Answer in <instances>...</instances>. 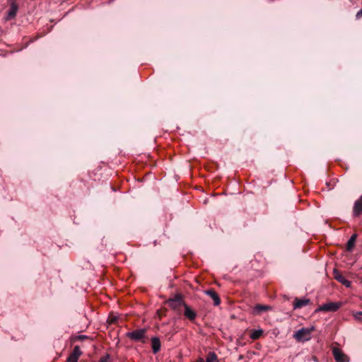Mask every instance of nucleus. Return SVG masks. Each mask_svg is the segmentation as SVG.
I'll list each match as a JSON object with an SVG mask.
<instances>
[{"instance_id": "obj_6", "label": "nucleus", "mask_w": 362, "mask_h": 362, "mask_svg": "<svg viewBox=\"0 0 362 362\" xmlns=\"http://www.w3.org/2000/svg\"><path fill=\"white\" fill-rule=\"evenodd\" d=\"M82 351L80 349L79 346H75L74 347L73 351L68 357L66 361L67 362H78L79 357L82 355Z\"/></svg>"}, {"instance_id": "obj_8", "label": "nucleus", "mask_w": 362, "mask_h": 362, "mask_svg": "<svg viewBox=\"0 0 362 362\" xmlns=\"http://www.w3.org/2000/svg\"><path fill=\"white\" fill-rule=\"evenodd\" d=\"M183 303H185L182 300V298L179 295L168 300L169 306L173 310L178 309L181 305L183 306Z\"/></svg>"}, {"instance_id": "obj_1", "label": "nucleus", "mask_w": 362, "mask_h": 362, "mask_svg": "<svg viewBox=\"0 0 362 362\" xmlns=\"http://www.w3.org/2000/svg\"><path fill=\"white\" fill-rule=\"evenodd\" d=\"M313 330H315L314 326H311L310 327H303L295 332L293 337L297 341H308L311 339V332Z\"/></svg>"}, {"instance_id": "obj_20", "label": "nucleus", "mask_w": 362, "mask_h": 362, "mask_svg": "<svg viewBox=\"0 0 362 362\" xmlns=\"http://www.w3.org/2000/svg\"><path fill=\"white\" fill-rule=\"evenodd\" d=\"M110 359V355L106 354L104 356L101 357L99 362H108Z\"/></svg>"}, {"instance_id": "obj_4", "label": "nucleus", "mask_w": 362, "mask_h": 362, "mask_svg": "<svg viewBox=\"0 0 362 362\" xmlns=\"http://www.w3.org/2000/svg\"><path fill=\"white\" fill-rule=\"evenodd\" d=\"M332 354L336 362H349V358L347 355L344 354L339 349L333 348Z\"/></svg>"}, {"instance_id": "obj_22", "label": "nucleus", "mask_w": 362, "mask_h": 362, "mask_svg": "<svg viewBox=\"0 0 362 362\" xmlns=\"http://www.w3.org/2000/svg\"><path fill=\"white\" fill-rule=\"evenodd\" d=\"M117 317H114L112 320H111V322L113 323L115 322V321H117Z\"/></svg>"}, {"instance_id": "obj_17", "label": "nucleus", "mask_w": 362, "mask_h": 362, "mask_svg": "<svg viewBox=\"0 0 362 362\" xmlns=\"http://www.w3.org/2000/svg\"><path fill=\"white\" fill-rule=\"evenodd\" d=\"M206 361V362H218L216 354L212 351H211L208 354Z\"/></svg>"}, {"instance_id": "obj_2", "label": "nucleus", "mask_w": 362, "mask_h": 362, "mask_svg": "<svg viewBox=\"0 0 362 362\" xmlns=\"http://www.w3.org/2000/svg\"><path fill=\"white\" fill-rule=\"evenodd\" d=\"M146 329H138L126 334L127 337L134 341H141L146 337Z\"/></svg>"}, {"instance_id": "obj_14", "label": "nucleus", "mask_w": 362, "mask_h": 362, "mask_svg": "<svg viewBox=\"0 0 362 362\" xmlns=\"http://www.w3.org/2000/svg\"><path fill=\"white\" fill-rule=\"evenodd\" d=\"M151 346L153 354H156L160 351V342L158 337H153L151 338Z\"/></svg>"}, {"instance_id": "obj_19", "label": "nucleus", "mask_w": 362, "mask_h": 362, "mask_svg": "<svg viewBox=\"0 0 362 362\" xmlns=\"http://www.w3.org/2000/svg\"><path fill=\"white\" fill-rule=\"evenodd\" d=\"M88 337L86 335H76L73 338V341H83L84 339H88Z\"/></svg>"}, {"instance_id": "obj_23", "label": "nucleus", "mask_w": 362, "mask_h": 362, "mask_svg": "<svg viewBox=\"0 0 362 362\" xmlns=\"http://www.w3.org/2000/svg\"><path fill=\"white\" fill-rule=\"evenodd\" d=\"M199 362H204L202 359H200Z\"/></svg>"}, {"instance_id": "obj_9", "label": "nucleus", "mask_w": 362, "mask_h": 362, "mask_svg": "<svg viewBox=\"0 0 362 362\" xmlns=\"http://www.w3.org/2000/svg\"><path fill=\"white\" fill-rule=\"evenodd\" d=\"M362 214V195L354 202L353 214L354 216H359Z\"/></svg>"}, {"instance_id": "obj_16", "label": "nucleus", "mask_w": 362, "mask_h": 362, "mask_svg": "<svg viewBox=\"0 0 362 362\" xmlns=\"http://www.w3.org/2000/svg\"><path fill=\"white\" fill-rule=\"evenodd\" d=\"M356 238H357V235L356 234H354L351 236V238H349V240H348L347 242V244H346V250L348 251H351L354 245H355V242H356Z\"/></svg>"}, {"instance_id": "obj_18", "label": "nucleus", "mask_w": 362, "mask_h": 362, "mask_svg": "<svg viewBox=\"0 0 362 362\" xmlns=\"http://www.w3.org/2000/svg\"><path fill=\"white\" fill-rule=\"evenodd\" d=\"M353 315L356 320L362 322V312L361 311L355 312L353 313Z\"/></svg>"}, {"instance_id": "obj_10", "label": "nucleus", "mask_w": 362, "mask_h": 362, "mask_svg": "<svg viewBox=\"0 0 362 362\" xmlns=\"http://www.w3.org/2000/svg\"><path fill=\"white\" fill-rule=\"evenodd\" d=\"M185 308L184 315L189 320L193 321L197 317V313L186 303H183Z\"/></svg>"}, {"instance_id": "obj_11", "label": "nucleus", "mask_w": 362, "mask_h": 362, "mask_svg": "<svg viewBox=\"0 0 362 362\" xmlns=\"http://www.w3.org/2000/svg\"><path fill=\"white\" fill-rule=\"evenodd\" d=\"M272 310V307L266 305L257 304L253 308L254 315H259L262 312H267Z\"/></svg>"}, {"instance_id": "obj_12", "label": "nucleus", "mask_w": 362, "mask_h": 362, "mask_svg": "<svg viewBox=\"0 0 362 362\" xmlns=\"http://www.w3.org/2000/svg\"><path fill=\"white\" fill-rule=\"evenodd\" d=\"M205 293L213 299L214 305L217 306L220 305L221 299L218 295L213 289L206 291Z\"/></svg>"}, {"instance_id": "obj_15", "label": "nucleus", "mask_w": 362, "mask_h": 362, "mask_svg": "<svg viewBox=\"0 0 362 362\" xmlns=\"http://www.w3.org/2000/svg\"><path fill=\"white\" fill-rule=\"evenodd\" d=\"M263 332L264 331L262 329H252L250 337L253 340L257 339L263 334Z\"/></svg>"}, {"instance_id": "obj_21", "label": "nucleus", "mask_w": 362, "mask_h": 362, "mask_svg": "<svg viewBox=\"0 0 362 362\" xmlns=\"http://www.w3.org/2000/svg\"><path fill=\"white\" fill-rule=\"evenodd\" d=\"M361 17H362V9L359 10V11L357 12L356 15V19H359V18H361Z\"/></svg>"}, {"instance_id": "obj_5", "label": "nucleus", "mask_w": 362, "mask_h": 362, "mask_svg": "<svg viewBox=\"0 0 362 362\" xmlns=\"http://www.w3.org/2000/svg\"><path fill=\"white\" fill-rule=\"evenodd\" d=\"M18 10V4L16 3V1L14 0H11L10 8L7 12V15H6L5 19L6 21H10L11 19H13L16 16Z\"/></svg>"}, {"instance_id": "obj_13", "label": "nucleus", "mask_w": 362, "mask_h": 362, "mask_svg": "<svg viewBox=\"0 0 362 362\" xmlns=\"http://www.w3.org/2000/svg\"><path fill=\"white\" fill-rule=\"evenodd\" d=\"M310 303V300L307 298H296L294 303H293V308L294 309H298L301 308L304 306H306Z\"/></svg>"}, {"instance_id": "obj_7", "label": "nucleus", "mask_w": 362, "mask_h": 362, "mask_svg": "<svg viewBox=\"0 0 362 362\" xmlns=\"http://www.w3.org/2000/svg\"><path fill=\"white\" fill-rule=\"evenodd\" d=\"M333 275H334V279L337 281H339V283H341L346 287L351 286V282L349 280L346 279L345 277L337 269H334L333 270Z\"/></svg>"}, {"instance_id": "obj_3", "label": "nucleus", "mask_w": 362, "mask_h": 362, "mask_svg": "<svg viewBox=\"0 0 362 362\" xmlns=\"http://www.w3.org/2000/svg\"><path fill=\"white\" fill-rule=\"evenodd\" d=\"M341 303L339 302H328L327 303L321 305L317 310V311L323 312H335L339 309Z\"/></svg>"}]
</instances>
